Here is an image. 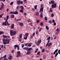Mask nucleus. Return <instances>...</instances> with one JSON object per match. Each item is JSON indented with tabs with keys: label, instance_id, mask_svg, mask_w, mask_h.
<instances>
[{
	"label": "nucleus",
	"instance_id": "11",
	"mask_svg": "<svg viewBox=\"0 0 60 60\" xmlns=\"http://www.w3.org/2000/svg\"><path fill=\"white\" fill-rule=\"evenodd\" d=\"M49 41H50V40H49L48 43H47V44L46 45V46H45L46 47H47V46L48 45V44H49Z\"/></svg>",
	"mask_w": 60,
	"mask_h": 60
},
{
	"label": "nucleus",
	"instance_id": "29",
	"mask_svg": "<svg viewBox=\"0 0 60 60\" xmlns=\"http://www.w3.org/2000/svg\"><path fill=\"white\" fill-rule=\"evenodd\" d=\"M19 46V45H15L14 46V47H15V48H17Z\"/></svg>",
	"mask_w": 60,
	"mask_h": 60
},
{
	"label": "nucleus",
	"instance_id": "60",
	"mask_svg": "<svg viewBox=\"0 0 60 60\" xmlns=\"http://www.w3.org/2000/svg\"><path fill=\"white\" fill-rule=\"evenodd\" d=\"M24 40H26V39H27V37H26L24 38Z\"/></svg>",
	"mask_w": 60,
	"mask_h": 60
},
{
	"label": "nucleus",
	"instance_id": "19",
	"mask_svg": "<svg viewBox=\"0 0 60 60\" xmlns=\"http://www.w3.org/2000/svg\"><path fill=\"white\" fill-rule=\"evenodd\" d=\"M48 22L49 24H51V23H52V20H50L48 21Z\"/></svg>",
	"mask_w": 60,
	"mask_h": 60
},
{
	"label": "nucleus",
	"instance_id": "39",
	"mask_svg": "<svg viewBox=\"0 0 60 60\" xmlns=\"http://www.w3.org/2000/svg\"><path fill=\"white\" fill-rule=\"evenodd\" d=\"M54 14L53 13H52V14H51V17H54Z\"/></svg>",
	"mask_w": 60,
	"mask_h": 60
},
{
	"label": "nucleus",
	"instance_id": "53",
	"mask_svg": "<svg viewBox=\"0 0 60 60\" xmlns=\"http://www.w3.org/2000/svg\"><path fill=\"white\" fill-rule=\"evenodd\" d=\"M58 51V49H56L55 51H54L55 52H56V53L57 52V51Z\"/></svg>",
	"mask_w": 60,
	"mask_h": 60
},
{
	"label": "nucleus",
	"instance_id": "50",
	"mask_svg": "<svg viewBox=\"0 0 60 60\" xmlns=\"http://www.w3.org/2000/svg\"><path fill=\"white\" fill-rule=\"evenodd\" d=\"M19 45H18V46L17 47V50H19Z\"/></svg>",
	"mask_w": 60,
	"mask_h": 60
},
{
	"label": "nucleus",
	"instance_id": "25",
	"mask_svg": "<svg viewBox=\"0 0 60 60\" xmlns=\"http://www.w3.org/2000/svg\"><path fill=\"white\" fill-rule=\"evenodd\" d=\"M3 37H4V38H7L8 37V36H6L4 35L3 36Z\"/></svg>",
	"mask_w": 60,
	"mask_h": 60
},
{
	"label": "nucleus",
	"instance_id": "40",
	"mask_svg": "<svg viewBox=\"0 0 60 60\" xmlns=\"http://www.w3.org/2000/svg\"><path fill=\"white\" fill-rule=\"evenodd\" d=\"M7 25H8V26H10V23H9V22H8L7 23Z\"/></svg>",
	"mask_w": 60,
	"mask_h": 60
},
{
	"label": "nucleus",
	"instance_id": "7",
	"mask_svg": "<svg viewBox=\"0 0 60 60\" xmlns=\"http://www.w3.org/2000/svg\"><path fill=\"white\" fill-rule=\"evenodd\" d=\"M2 25L3 26H7V24L6 22H2Z\"/></svg>",
	"mask_w": 60,
	"mask_h": 60
},
{
	"label": "nucleus",
	"instance_id": "12",
	"mask_svg": "<svg viewBox=\"0 0 60 60\" xmlns=\"http://www.w3.org/2000/svg\"><path fill=\"white\" fill-rule=\"evenodd\" d=\"M40 10L42 12H43V8H41L40 9Z\"/></svg>",
	"mask_w": 60,
	"mask_h": 60
},
{
	"label": "nucleus",
	"instance_id": "20",
	"mask_svg": "<svg viewBox=\"0 0 60 60\" xmlns=\"http://www.w3.org/2000/svg\"><path fill=\"white\" fill-rule=\"evenodd\" d=\"M39 12H37L36 13V16H39Z\"/></svg>",
	"mask_w": 60,
	"mask_h": 60
},
{
	"label": "nucleus",
	"instance_id": "45",
	"mask_svg": "<svg viewBox=\"0 0 60 60\" xmlns=\"http://www.w3.org/2000/svg\"><path fill=\"white\" fill-rule=\"evenodd\" d=\"M42 28L41 27L40 29L39 30V32H41V30H42Z\"/></svg>",
	"mask_w": 60,
	"mask_h": 60
},
{
	"label": "nucleus",
	"instance_id": "35",
	"mask_svg": "<svg viewBox=\"0 0 60 60\" xmlns=\"http://www.w3.org/2000/svg\"><path fill=\"white\" fill-rule=\"evenodd\" d=\"M44 19L45 20H46V21H47V17H45L44 18Z\"/></svg>",
	"mask_w": 60,
	"mask_h": 60
},
{
	"label": "nucleus",
	"instance_id": "24",
	"mask_svg": "<svg viewBox=\"0 0 60 60\" xmlns=\"http://www.w3.org/2000/svg\"><path fill=\"white\" fill-rule=\"evenodd\" d=\"M37 5H35L34 6V8L35 10H36L37 9Z\"/></svg>",
	"mask_w": 60,
	"mask_h": 60
},
{
	"label": "nucleus",
	"instance_id": "6",
	"mask_svg": "<svg viewBox=\"0 0 60 60\" xmlns=\"http://www.w3.org/2000/svg\"><path fill=\"white\" fill-rule=\"evenodd\" d=\"M14 24H12L11 26V29H13L14 28Z\"/></svg>",
	"mask_w": 60,
	"mask_h": 60
},
{
	"label": "nucleus",
	"instance_id": "54",
	"mask_svg": "<svg viewBox=\"0 0 60 60\" xmlns=\"http://www.w3.org/2000/svg\"><path fill=\"white\" fill-rule=\"evenodd\" d=\"M27 21L28 22H31V21H30V19H29L27 20Z\"/></svg>",
	"mask_w": 60,
	"mask_h": 60
},
{
	"label": "nucleus",
	"instance_id": "15",
	"mask_svg": "<svg viewBox=\"0 0 60 60\" xmlns=\"http://www.w3.org/2000/svg\"><path fill=\"white\" fill-rule=\"evenodd\" d=\"M45 28L47 30H49V27H48V26H46Z\"/></svg>",
	"mask_w": 60,
	"mask_h": 60
},
{
	"label": "nucleus",
	"instance_id": "2",
	"mask_svg": "<svg viewBox=\"0 0 60 60\" xmlns=\"http://www.w3.org/2000/svg\"><path fill=\"white\" fill-rule=\"evenodd\" d=\"M17 33V32L15 31H13V30H11L10 31V34L11 36H12L15 35Z\"/></svg>",
	"mask_w": 60,
	"mask_h": 60
},
{
	"label": "nucleus",
	"instance_id": "26",
	"mask_svg": "<svg viewBox=\"0 0 60 60\" xmlns=\"http://www.w3.org/2000/svg\"><path fill=\"white\" fill-rule=\"evenodd\" d=\"M19 11L20 12H22V13H23V10L21 9Z\"/></svg>",
	"mask_w": 60,
	"mask_h": 60
},
{
	"label": "nucleus",
	"instance_id": "32",
	"mask_svg": "<svg viewBox=\"0 0 60 60\" xmlns=\"http://www.w3.org/2000/svg\"><path fill=\"white\" fill-rule=\"evenodd\" d=\"M21 9L23 10L24 9V7L22 6H21L20 7Z\"/></svg>",
	"mask_w": 60,
	"mask_h": 60
},
{
	"label": "nucleus",
	"instance_id": "34",
	"mask_svg": "<svg viewBox=\"0 0 60 60\" xmlns=\"http://www.w3.org/2000/svg\"><path fill=\"white\" fill-rule=\"evenodd\" d=\"M41 53V52L40 51L39 52H38L37 53V54L38 55H40V53Z\"/></svg>",
	"mask_w": 60,
	"mask_h": 60
},
{
	"label": "nucleus",
	"instance_id": "31",
	"mask_svg": "<svg viewBox=\"0 0 60 60\" xmlns=\"http://www.w3.org/2000/svg\"><path fill=\"white\" fill-rule=\"evenodd\" d=\"M7 40V42H8V41L9 42H9L10 41H11V39H9L8 40Z\"/></svg>",
	"mask_w": 60,
	"mask_h": 60
},
{
	"label": "nucleus",
	"instance_id": "17",
	"mask_svg": "<svg viewBox=\"0 0 60 60\" xmlns=\"http://www.w3.org/2000/svg\"><path fill=\"white\" fill-rule=\"evenodd\" d=\"M20 1L19 0L17 2V4H20Z\"/></svg>",
	"mask_w": 60,
	"mask_h": 60
},
{
	"label": "nucleus",
	"instance_id": "14",
	"mask_svg": "<svg viewBox=\"0 0 60 60\" xmlns=\"http://www.w3.org/2000/svg\"><path fill=\"white\" fill-rule=\"evenodd\" d=\"M4 32L3 31H0V35H1L2 34H4Z\"/></svg>",
	"mask_w": 60,
	"mask_h": 60
},
{
	"label": "nucleus",
	"instance_id": "63",
	"mask_svg": "<svg viewBox=\"0 0 60 60\" xmlns=\"http://www.w3.org/2000/svg\"><path fill=\"white\" fill-rule=\"evenodd\" d=\"M51 44H52V43H49V45L50 46H51Z\"/></svg>",
	"mask_w": 60,
	"mask_h": 60
},
{
	"label": "nucleus",
	"instance_id": "33",
	"mask_svg": "<svg viewBox=\"0 0 60 60\" xmlns=\"http://www.w3.org/2000/svg\"><path fill=\"white\" fill-rule=\"evenodd\" d=\"M10 14H14V11H11L10 12Z\"/></svg>",
	"mask_w": 60,
	"mask_h": 60
},
{
	"label": "nucleus",
	"instance_id": "13",
	"mask_svg": "<svg viewBox=\"0 0 60 60\" xmlns=\"http://www.w3.org/2000/svg\"><path fill=\"white\" fill-rule=\"evenodd\" d=\"M32 48H29L28 49L27 51H30V50H32Z\"/></svg>",
	"mask_w": 60,
	"mask_h": 60
},
{
	"label": "nucleus",
	"instance_id": "9",
	"mask_svg": "<svg viewBox=\"0 0 60 60\" xmlns=\"http://www.w3.org/2000/svg\"><path fill=\"white\" fill-rule=\"evenodd\" d=\"M18 13H19V12L17 11H14V14H15V15H17L18 14Z\"/></svg>",
	"mask_w": 60,
	"mask_h": 60
},
{
	"label": "nucleus",
	"instance_id": "57",
	"mask_svg": "<svg viewBox=\"0 0 60 60\" xmlns=\"http://www.w3.org/2000/svg\"><path fill=\"white\" fill-rule=\"evenodd\" d=\"M1 57L0 58V60H2V59H3V58H3V57H2L1 56Z\"/></svg>",
	"mask_w": 60,
	"mask_h": 60
},
{
	"label": "nucleus",
	"instance_id": "4",
	"mask_svg": "<svg viewBox=\"0 0 60 60\" xmlns=\"http://www.w3.org/2000/svg\"><path fill=\"white\" fill-rule=\"evenodd\" d=\"M41 42V40H38V41L37 43L36 42V44L37 46H39Z\"/></svg>",
	"mask_w": 60,
	"mask_h": 60
},
{
	"label": "nucleus",
	"instance_id": "38",
	"mask_svg": "<svg viewBox=\"0 0 60 60\" xmlns=\"http://www.w3.org/2000/svg\"><path fill=\"white\" fill-rule=\"evenodd\" d=\"M58 53L57 52L56 53V54H55V57H56V56L58 55Z\"/></svg>",
	"mask_w": 60,
	"mask_h": 60
},
{
	"label": "nucleus",
	"instance_id": "28",
	"mask_svg": "<svg viewBox=\"0 0 60 60\" xmlns=\"http://www.w3.org/2000/svg\"><path fill=\"white\" fill-rule=\"evenodd\" d=\"M42 53H43V52H45V49H42Z\"/></svg>",
	"mask_w": 60,
	"mask_h": 60
},
{
	"label": "nucleus",
	"instance_id": "16",
	"mask_svg": "<svg viewBox=\"0 0 60 60\" xmlns=\"http://www.w3.org/2000/svg\"><path fill=\"white\" fill-rule=\"evenodd\" d=\"M11 17L12 19L14 18V15L13 14L11 16Z\"/></svg>",
	"mask_w": 60,
	"mask_h": 60
},
{
	"label": "nucleus",
	"instance_id": "10",
	"mask_svg": "<svg viewBox=\"0 0 60 60\" xmlns=\"http://www.w3.org/2000/svg\"><path fill=\"white\" fill-rule=\"evenodd\" d=\"M28 48L27 47H25L23 48V49H25V50H28Z\"/></svg>",
	"mask_w": 60,
	"mask_h": 60
},
{
	"label": "nucleus",
	"instance_id": "64",
	"mask_svg": "<svg viewBox=\"0 0 60 60\" xmlns=\"http://www.w3.org/2000/svg\"><path fill=\"white\" fill-rule=\"evenodd\" d=\"M53 25L54 26H56V22H54L53 23Z\"/></svg>",
	"mask_w": 60,
	"mask_h": 60
},
{
	"label": "nucleus",
	"instance_id": "47",
	"mask_svg": "<svg viewBox=\"0 0 60 60\" xmlns=\"http://www.w3.org/2000/svg\"><path fill=\"white\" fill-rule=\"evenodd\" d=\"M19 20H21V19H17L16 20V21H19Z\"/></svg>",
	"mask_w": 60,
	"mask_h": 60
},
{
	"label": "nucleus",
	"instance_id": "46",
	"mask_svg": "<svg viewBox=\"0 0 60 60\" xmlns=\"http://www.w3.org/2000/svg\"><path fill=\"white\" fill-rule=\"evenodd\" d=\"M1 6H4V3H2Z\"/></svg>",
	"mask_w": 60,
	"mask_h": 60
},
{
	"label": "nucleus",
	"instance_id": "56",
	"mask_svg": "<svg viewBox=\"0 0 60 60\" xmlns=\"http://www.w3.org/2000/svg\"><path fill=\"white\" fill-rule=\"evenodd\" d=\"M5 0H0V1L1 2H2V1H3V2H5Z\"/></svg>",
	"mask_w": 60,
	"mask_h": 60
},
{
	"label": "nucleus",
	"instance_id": "43",
	"mask_svg": "<svg viewBox=\"0 0 60 60\" xmlns=\"http://www.w3.org/2000/svg\"><path fill=\"white\" fill-rule=\"evenodd\" d=\"M19 57H20L21 56V55H18L16 56V57H19Z\"/></svg>",
	"mask_w": 60,
	"mask_h": 60
},
{
	"label": "nucleus",
	"instance_id": "55",
	"mask_svg": "<svg viewBox=\"0 0 60 60\" xmlns=\"http://www.w3.org/2000/svg\"><path fill=\"white\" fill-rule=\"evenodd\" d=\"M39 20H38L37 21V23H39Z\"/></svg>",
	"mask_w": 60,
	"mask_h": 60
},
{
	"label": "nucleus",
	"instance_id": "5",
	"mask_svg": "<svg viewBox=\"0 0 60 60\" xmlns=\"http://www.w3.org/2000/svg\"><path fill=\"white\" fill-rule=\"evenodd\" d=\"M20 26H21L22 27H23L24 26V24L22 22H20Z\"/></svg>",
	"mask_w": 60,
	"mask_h": 60
},
{
	"label": "nucleus",
	"instance_id": "42",
	"mask_svg": "<svg viewBox=\"0 0 60 60\" xmlns=\"http://www.w3.org/2000/svg\"><path fill=\"white\" fill-rule=\"evenodd\" d=\"M38 30H37L36 31V34H38Z\"/></svg>",
	"mask_w": 60,
	"mask_h": 60
},
{
	"label": "nucleus",
	"instance_id": "30",
	"mask_svg": "<svg viewBox=\"0 0 60 60\" xmlns=\"http://www.w3.org/2000/svg\"><path fill=\"white\" fill-rule=\"evenodd\" d=\"M17 53H18V55H20V51H18L17 52Z\"/></svg>",
	"mask_w": 60,
	"mask_h": 60
},
{
	"label": "nucleus",
	"instance_id": "51",
	"mask_svg": "<svg viewBox=\"0 0 60 60\" xmlns=\"http://www.w3.org/2000/svg\"><path fill=\"white\" fill-rule=\"evenodd\" d=\"M40 17L41 18H42L43 17V15H40Z\"/></svg>",
	"mask_w": 60,
	"mask_h": 60
},
{
	"label": "nucleus",
	"instance_id": "36",
	"mask_svg": "<svg viewBox=\"0 0 60 60\" xmlns=\"http://www.w3.org/2000/svg\"><path fill=\"white\" fill-rule=\"evenodd\" d=\"M56 31L58 32H59V29L58 28H57L56 30Z\"/></svg>",
	"mask_w": 60,
	"mask_h": 60
},
{
	"label": "nucleus",
	"instance_id": "44",
	"mask_svg": "<svg viewBox=\"0 0 60 60\" xmlns=\"http://www.w3.org/2000/svg\"><path fill=\"white\" fill-rule=\"evenodd\" d=\"M4 60H8V59L7 58H5L4 59Z\"/></svg>",
	"mask_w": 60,
	"mask_h": 60
},
{
	"label": "nucleus",
	"instance_id": "23",
	"mask_svg": "<svg viewBox=\"0 0 60 60\" xmlns=\"http://www.w3.org/2000/svg\"><path fill=\"white\" fill-rule=\"evenodd\" d=\"M28 35H29V34L28 33H27L26 34H25V36L26 37H27L28 36Z\"/></svg>",
	"mask_w": 60,
	"mask_h": 60
},
{
	"label": "nucleus",
	"instance_id": "3",
	"mask_svg": "<svg viewBox=\"0 0 60 60\" xmlns=\"http://www.w3.org/2000/svg\"><path fill=\"white\" fill-rule=\"evenodd\" d=\"M7 39H5L4 38L3 39V43L4 44H8L9 43V41L7 42Z\"/></svg>",
	"mask_w": 60,
	"mask_h": 60
},
{
	"label": "nucleus",
	"instance_id": "58",
	"mask_svg": "<svg viewBox=\"0 0 60 60\" xmlns=\"http://www.w3.org/2000/svg\"><path fill=\"white\" fill-rule=\"evenodd\" d=\"M19 8V6H17L16 7V8L17 10H18V8Z\"/></svg>",
	"mask_w": 60,
	"mask_h": 60
},
{
	"label": "nucleus",
	"instance_id": "27",
	"mask_svg": "<svg viewBox=\"0 0 60 60\" xmlns=\"http://www.w3.org/2000/svg\"><path fill=\"white\" fill-rule=\"evenodd\" d=\"M50 37H49L47 39V40H50V39L51 38Z\"/></svg>",
	"mask_w": 60,
	"mask_h": 60
},
{
	"label": "nucleus",
	"instance_id": "49",
	"mask_svg": "<svg viewBox=\"0 0 60 60\" xmlns=\"http://www.w3.org/2000/svg\"><path fill=\"white\" fill-rule=\"evenodd\" d=\"M7 56L6 55H5V56H4L3 57V58H5Z\"/></svg>",
	"mask_w": 60,
	"mask_h": 60
},
{
	"label": "nucleus",
	"instance_id": "37",
	"mask_svg": "<svg viewBox=\"0 0 60 60\" xmlns=\"http://www.w3.org/2000/svg\"><path fill=\"white\" fill-rule=\"evenodd\" d=\"M40 25L41 26H43V23L42 22H41L40 23Z\"/></svg>",
	"mask_w": 60,
	"mask_h": 60
},
{
	"label": "nucleus",
	"instance_id": "62",
	"mask_svg": "<svg viewBox=\"0 0 60 60\" xmlns=\"http://www.w3.org/2000/svg\"><path fill=\"white\" fill-rule=\"evenodd\" d=\"M21 38H22V36H21V34H20V39H21Z\"/></svg>",
	"mask_w": 60,
	"mask_h": 60
},
{
	"label": "nucleus",
	"instance_id": "61",
	"mask_svg": "<svg viewBox=\"0 0 60 60\" xmlns=\"http://www.w3.org/2000/svg\"><path fill=\"white\" fill-rule=\"evenodd\" d=\"M52 21L53 23H54V22H55V20H54V19H53Z\"/></svg>",
	"mask_w": 60,
	"mask_h": 60
},
{
	"label": "nucleus",
	"instance_id": "59",
	"mask_svg": "<svg viewBox=\"0 0 60 60\" xmlns=\"http://www.w3.org/2000/svg\"><path fill=\"white\" fill-rule=\"evenodd\" d=\"M24 46H25L24 45V44H23L22 46V48H23L24 47Z\"/></svg>",
	"mask_w": 60,
	"mask_h": 60
},
{
	"label": "nucleus",
	"instance_id": "48",
	"mask_svg": "<svg viewBox=\"0 0 60 60\" xmlns=\"http://www.w3.org/2000/svg\"><path fill=\"white\" fill-rule=\"evenodd\" d=\"M1 49H3L4 47V45H2L1 46Z\"/></svg>",
	"mask_w": 60,
	"mask_h": 60
},
{
	"label": "nucleus",
	"instance_id": "1",
	"mask_svg": "<svg viewBox=\"0 0 60 60\" xmlns=\"http://www.w3.org/2000/svg\"><path fill=\"white\" fill-rule=\"evenodd\" d=\"M49 4H52V5L51 7L52 9H53L54 8H56V4H55V2L54 1L51 0L50 2H49Z\"/></svg>",
	"mask_w": 60,
	"mask_h": 60
},
{
	"label": "nucleus",
	"instance_id": "8",
	"mask_svg": "<svg viewBox=\"0 0 60 60\" xmlns=\"http://www.w3.org/2000/svg\"><path fill=\"white\" fill-rule=\"evenodd\" d=\"M8 59L9 60L12 59V56L11 55H10L9 57H8Z\"/></svg>",
	"mask_w": 60,
	"mask_h": 60
},
{
	"label": "nucleus",
	"instance_id": "52",
	"mask_svg": "<svg viewBox=\"0 0 60 60\" xmlns=\"http://www.w3.org/2000/svg\"><path fill=\"white\" fill-rule=\"evenodd\" d=\"M33 24V23L32 22H31L30 23V25H31V26H33V25H32Z\"/></svg>",
	"mask_w": 60,
	"mask_h": 60
},
{
	"label": "nucleus",
	"instance_id": "22",
	"mask_svg": "<svg viewBox=\"0 0 60 60\" xmlns=\"http://www.w3.org/2000/svg\"><path fill=\"white\" fill-rule=\"evenodd\" d=\"M31 53V51H29L27 52L26 53L27 55H29V54H30Z\"/></svg>",
	"mask_w": 60,
	"mask_h": 60
},
{
	"label": "nucleus",
	"instance_id": "18",
	"mask_svg": "<svg viewBox=\"0 0 60 60\" xmlns=\"http://www.w3.org/2000/svg\"><path fill=\"white\" fill-rule=\"evenodd\" d=\"M32 43H30L29 44H28V47H31V46H32Z\"/></svg>",
	"mask_w": 60,
	"mask_h": 60
},
{
	"label": "nucleus",
	"instance_id": "41",
	"mask_svg": "<svg viewBox=\"0 0 60 60\" xmlns=\"http://www.w3.org/2000/svg\"><path fill=\"white\" fill-rule=\"evenodd\" d=\"M13 4V2H11L10 4V5H12V4Z\"/></svg>",
	"mask_w": 60,
	"mask_h": 60
},
{
	"label": "nucleus",
	"instance_id": "21",
	"mask_svg": "<svg viewBox=\"0 0 60 60\" xmlns=\"http://www.w3.org/2000/svg\"><path fill=\"white\" fill-rule=\"evenodd\" d=\"M49 10V12H52V11H53V10H52V8H50Z\"/></svg>",
	"mask_w": 60,
	"mask_h": 60
}]
</instances>
